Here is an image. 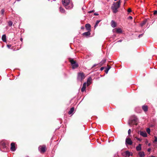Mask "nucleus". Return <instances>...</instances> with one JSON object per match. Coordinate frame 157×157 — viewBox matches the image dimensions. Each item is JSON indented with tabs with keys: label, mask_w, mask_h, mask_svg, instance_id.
<instances>
[{
	"label": "nucleus",
	"mask_w": 157,
	"mask_h": 157,
	"mask_svg": "<svg viewBox=\"0 0 157 157\" xmlns=\"http://www.w3.org/2000/svg\"><path fill=\"white\" fill-rule=\"evenodd\" d=\"M138 119L137 117L135 116L131 117L128 122V124L129 126L132 127V126L137 124Z\"/></svg>",
	"instance_id": "obj_4"
},
{
	"label": "nucleus",
	"mask_w": 157,
	"mask_h": 157,
	"mask_svg": "<svg viewBox=\"0 0 157 157\" xmlns=\"http://www.w3.org/2000/svg\"><path fill=\"white\" fill-rule=\"evenodd\" d=\"M100 139L102 141H104L103 140H102V139H101V138H100Z\"/></svg>",
	"instance_id": "obj_45"
},
{
	"label": "nucleus",
	"mask_w": 157,
	"mask_h": 157,
	"mask_svg": "<svg viewBox=\"0 0 157 157\" xmlns=\"http://www.w3.org/2000/svg\"><path fill=\"white\" fill-rule=\"evenodd\" d=\"M108 67L106 68V70H105V71L106 74H107L109 70L110 69L111 67L109 66H107Z\"/></svg>",
	"instance_id": "obj_24"
},
{
	"label": "nucleus",
	"mask_w": 157,
	"mask_h": 157,
	"mask_svg": "<svg viewBox=\"0 0 157 157\" xmlns=\"http://www.w3.org/2000/svg\"><path fill=\"white\" fill-rule=\"evenodd\" d=\"M73 69H75L78 68V65L76 62L73 59H71L70 60Z\"/></svg>",
	"instance_id": "obj_5"
},
{
	"label": "nucleus",
	"mask_w": 157,
	"mask_h": 157,
	"mask_svg": "<svg viewBox=\"0 0 157 157\" xmlns=\"http://www.w3.org/2000/svg\"><path fill=\"white\" fill-rule=\"evenodd\" d=\"M91 80L92 79L91 77H90L88 79V80H87V83H86L87 86H88L90 85V83H88V82L90 83L91 81Z\"/></svg>",
	"instance_id": "obj_22"
},
{
	"label": "nucleus",
	"mask_w": 157,
	"mask_h": 157,
	"mask_svg": "<svg viewBox=\"0 0 157 157\" xmlns=\"http://www.w3.org/2000/svg\"><path fill=\"white\" fill-rule=\"evenodd\" d=\"M98 143H100V144H101V143H100V142H99H99H98Z\"/></svg>",
	"instance_id": "obj_52"
},
{
	"label": "nucleus",
	"mask_w": 157,
	"mask_h": 157,
	"mask_svg": "<svg viewBox=\"0 0 157 157\" xmlns=\"http://www.w3.org/2000/svg\"><path fill=\"white\" fill-rule=\"evenodd\" d=\"M111 26L113 28H115L116 26V22L113 20H112L111 22Z\"/></svg>",
	"instance_id": "obj_18"
},
{
	"label": "nucleus",
	"mask_w": 157,
	"mask_h": 157,
	"mask_svg": "<svg viewBox=\"0 0 157 157\" xmlns=\"http://www.w3.org/2000/svg\"><path fill=\"white\" fill-rule=\"evenodd\" d=\"M16 146L15 143L14 142H12L11 144L10 150L11 151H16Z\"/></svg>",
	"instance_id": "obj_8"
},
{
	"label": "nucleus",
	"mask_w": 157,
	"mask_h": 157,
	"mask_svg": "<svg viewBox=\"0 0 157 157\" xmlns=\"http://www.w3.org/2000/svg\"><path fill=\"white\" fill-rule=\"evenodd\" d=\"M2 39L3 42H6V36L5 34H3L2 35Z\"/></svg>",
	"instance_id": "obj_16"
},
{
	"label": "nucleus",
	"mask_w": 157,
	"mask_h": 157,
	"mask_svg": "<svg viewBox=\"0 0 157 157\" xmlns=\"http://www.w3.org/2000/svg\"><path fill=\"white\" fill-rule=\"evenodd\" d=\"M132 19V17L131 16H129L128 18V19Z\"/></svg>",
	"instance_id": "obj_33"
},
{
	"label": "nucleus",
	"mask_w": 157,
	"mask_h": 157,
	"mask_svg": "<svg viewBox=\"0 0 157 157\" xmlns=\"http://www.w3.org/2000/svg\"><path fill=\"white\" fill-rule=\"evenodd\" d=\"M146 131L148 134H149L151 131L150 128H147L146 129Z\"/></svg>",
	"instance_id": "obj_30"
},
{
	"label": "nucleus",
	"mask_w": 157,
	"mask_h": 157,
	"mask_svg": "<svg viewBox=\"0 0 157 157\" xmlns=\"http://www.w3.org/2000/svg\"><path fill=\"white\" fill-rule=\"evenodd\" d=\"M93 12V10H90V11H88V13H91L92 12Z\"/></svg>",
	"instance_id": "obj_38"
},
{
	"label": "nucleus",
	"mask_w": 157,
	"mask_h": 157,
	"mask_svg": "<svg viewBox=\"0 0 157 157\" xmlns=\"http://www.w3.org/2000/svg\"><path fill=\"white\" fill-rule=\"evenodd\" d=\"M121 5V1L119 0L117 2H114L111 6V9L114 13H116L118 11V9L120 7Z\"/></svg>",
	"instance_id": "obj_3"
},
{
	"label": "nucleus",
	"mask_w": 157,
	"mask_h": 157,
	"mask_svg": "<svg viewBox=\"0 0 157 157\" xmlns=\"http://www.w3.org/2000/svg\"><path fill=\"white\" fill-rule=\"evenodd\" d=\"M87 83L86 82H84L82 86V87L81 88V90L82 92H83L85 91V90L86 87V85Z\"/></svg>",
	"instance_id": "obj_14"
},
{
	"label": "nucleus",
	"mask_w": 157,
	"mask_h": 157,
	"mask_svg": "<svg viewBox=\"0 0 157 157\" xmlns=\"http://www.w3.org/2000/svg\"><path fill=\"white\" fill-rule=\"evenodd\" d=\"M46 148L45 145L40 146L38 147V150L41 153H43L45 151Z\"/></svg>",
	"instance_id": "obj_6"
},
{
	"label": "nucleus",
	"mask_w": 157,
	"mask_h": 157,
	"mask_svg": "<svg viewBox=\"0 0 157 157\" xmlns=\"http://www.w3.org/2000/svg\"><path fill=\"white\" fill-rule=\"evenodd\" d=\"M87 32H85L82 33V35L86 37L90 36V31H88Z\"/></svg>",
	"instance_id": "obj_13"
},
{
	"label": "nucleus",
	"mask_w": 157,
	"mask_h": 157,
	"mask_svg": "<svg viewBox=\"0 0 157 157\" xmlns=\"http://www.w3.org/2000/svg\"><path fill=\"white\" fill-rule=\"evenodd\" d=\"M11 45H7V47L9 48H10L11 47Z\"/></svg>",
	"instance_id": "obj_37"
},
{
	"label": "nucleus",
	"mask_w": 157,
	"mask_h": 157,
	"mask_svg": "<svg viewBox=\"0 0 157 157\" xmlns=\"http://www.w3.org/2000/svg\"><path fill=\"white\" fill-rule=\"evenodd\" d=\"M137 139H138V140H140L141 139H140V138H137Z\"/></svg>",
	"instance_id": "obj_47"
},
{
	"label": "nucleus",
	"mask_w": 157,
	"mask_h": 157,
	"mask_svg": "<svg viewBox=\"0 0 157 157\" xmlns=\"http://www.w3.org/2000/svg\"><path fill=\"white\" fill-rule=\"evenodd\" d=\"M154 137H155V138L157 137H157H156V136H155Z\"/></svg>",
	"instance_id": "obj_50"
},
{
	"label": "nucleus",
	"mask_w": 157,
	"mask_h": 157,
	"mask_svg": "<svg viewBox=\"0 0 157 157\" xmlns=\"http://www.w3.org/2000/svg\"><path fill=\"white\" fill-rule=\"evenodd\" d=\"M111 137H114L113 136H112Z\"/></svg>",
	"instance_id": "obj_51"
},
{
	"label": "nucleus",
	"mask_w": 157,
	"mask_h": 157,
	"mask_svg": "<svg viewBox=\"0 0 157 157\" xmlns=\"http://www.w3.org/2000/svg\"><path fill=\"white\" fill-rule=\"evenodd\" d=\"M94 15L95 16H97V15H98V13H94Z\"/></svg>",
	"instance_id": "obj_39"
},
{
	"label": "nucleus",
	"mask_w": 157,
	"mask_h": 157,
	"mask_svg": "<svg viewBox=\"0 0 157 157\" xmlns=\"http://www.w3.org/2000/svg\"><path fill=\"white\" fill-rule=\"evenodd\" d=\"M100 20H97L96 21L95 25L94 26V27L95 28H96V26L98 25V24H99V23L100 22Z\"/></svg>",
	"instance_id": "obj_28"
},
{
	"label": "nucleus",
	"mask_w": 157,
	"mask_h": 157,
	"mask_svg": "<svg viewBox=\"0 0 157 157\" xmlns=\"http://www.w3.org/2000/svg\"><path fill=\"white\" fill-rule=\"evenodd\" d=\"M116 32L117 33H121L122 32V30L121 28H117L116 30Z\"/></svg>",
	"instance_id": "obj_23"
},
{
	"label": "nucleus",
	"mask_w": 157,
	"mask_h": 157,
	"mask_svg": "<svg viewBox=\"0 0 157 157\" xmlns=\"http://www.w3.org/2000/svg\"><path fill=\"white\" fill-rule=\"evenodd\" d=\"M106 62L105 60H103L100 63H99L98 64H94L93 66L92 67V68H94V67H95V66H97V65H99V66H101L103 64L105 63Z\"/></svg>",
	"instance_id": "obj_11"
},
{
	"label": "nucleus",
	"mask_w": 157,
	"mask_h": 157,
	"mask_svg": "<svg viewBox=\"0 0 157 157\" xmlns=\"http://www.w3.org/2000/svg\"><path fill=\"white\" fill-rule=\"evenodd\" d=\"M155 138V142H157V138Z\"/></svg>",
	"instance_id": "obj_41"
},
{
	"label": "nucleus",
	"mask_w": 157,
	"mask_h": 157,
	"mask_svg": "<svg viewBox=\"0 0 157 157\" xmlns=\"http://www.w3.org/2000/svg\"><path fill=\"white\" fill-rule=\"evenodd\" d=\"M85 78V75L83 73H79L78 75V80L81 81Z\"/></svg>",
	"instance_id": "obj_7"
},
{
	"label": "nucleus",
	"mask_w": 157,
	"mask_h": 157,
	"mask_svg": "<svg viewBox=\"0 0 157 157\" xmlns=\"http://www.w3.org/2000/svg\"><path fill=\"white\" fill-rule=\"evenodd\" d=\"M115 1H117V0H114Z\"/></svg>",
	"instance_id": "obj_53"
},
{
	"label": "nucleus",
	"mask_w": 157,
	"mask_h": 157,
	"mask_svg": "<svg viewBox=\"0 0 157 157\" xmlns=\"http://www.w3.org/2000/svg\"><path fill=\"white\" fill-rule=\"evenodd\" d=\"M48 1H49V0H48Z\"/></svg>",
	"instance_id": "obj_54"
},
{
	"label": "nucleus",
	"mask_w": 157,
	"mask_h": 157,
	"mask_svg": "<svg viewBox=\"0 0 157 157\" xmlns=\"http://www.w3.org/2000/svg\"><path fill=\"white\" fill-rule=\"evenodd\" d=\"M127 11L128 12V13H130V12H132V10H131V9L130 8H129L128 10H127Z\"/></svg>",
	"instance_id": "obj_32"
},
{
	"label": "nucleus",
	"mask_w": 157,
	"mask_h": 157,
	"mask_svg": "<svg viewBox=\"0 0 157 157\" xmlns=\"http://www.w3.org/2000/svg\"><path fill=\"white\" fill-rule=\"evenodd\" d=\"M81 29H84V27H83L82 26V27H81Z\"/></svg>",
	"instance_id": "obj_44"
},
{
	"label": "nucleus",
	"mask_w": 157,
	"mask_h": 157,
	"mask_svg": "<svg viewBox=\"0 0 157 157\" xmlns=\"http://www.w3.org/2000/svg\"><path fill=\"white\" fill-rule=\"evenodd\" d=\"M62 2L67 9H71L73 7V3L70 2V0H62Z\"/></svg>",
	"instance_id": "obj_2"
},
{
	"label": "nucleus",
	"mask_w": 157,
	"mask_h": 157,
	"mask_svg": "<svg viewBox=\"0 0 157 157\" xmlns=\"http://www.w3.org/2000/svg\"><path fill=\"white\" fill-rule=\"evenodd\" d=\"M132 144V142L130 139V138H126L125 140V144L126 145H131Z\"/></svg>",
	"instance_id": "obj_9"
},
{
	"label": "nucleus",
	"mask_w": 157,
	"mask_h": 157,
	"mask_svg": "<svg viewBox=\"0 0 157 157\" xmlns=\"http://www.w3.org/2000/svg\"><path fill=\"white\" fill-rule=\"evenodd\" d=\"M154 15L157 14V10H155L154 12Z\"/></svg>",
	"instance_id": "obj_34"
},
{
	"label": "nucleus",
	"mask_w": 157,
	"mask_h": 157,
	"mask_svg": "<svg viewBox=\"0 0 157 157\" xmlns=\"http://www.w3.org/2000/svg\"><path fill=\"white\" fill-rule=\"evenodd\" d=\"M151 151V149L149 148V149H148V150H147V151Z\"/></svg>",
	"instance_id": "obj_42"
},
{
	"label": "nucleus",
	"mask_w": 157,
	"mask_h": 157,
	"mask_svg": "<svg viewBox=\"0 0 157 157\" xmlns=\"http://www.w3.org/2000/svg\"><path fill=\"white\" fill-rule=\"evenodd\" d=\"M104 67H101L100 69V71H102V70H104Z\"/></svg>",
	"instance_id": "obj_36"
},
{
	"label": "nucleus",
	"mask_w": 157,
	"mask_h": 157,
	"mask_svg": "<svg viewBox=\"0 0 157 157\" xmlns=\"http://www.w3.org/2000/svg\"><path fill=\"white\" fill-rule=\"evenodd\" d=\"M5 12V10L4 9H2L1 10L0 12L1 15L2 16H3L4 15V13Z\"/></svg>",
	"instance_id": "obj_25"
},
{
	"label": "nucleus",
	"mask_w": 157,
	"mask_h": 157,
	"mask_svg": "<svg viewBox=\"0 0 157 157\" xmlns=\"http://www.w3.org/2000/svg\"><path fill=\"white\" fill-rule=\"evenodd\" d=\"M8 25L10 26H11L13 25V22L11 21H10L8 22Z\"/></svg>",
	"instance_id": "obj_29"
},
{
	"label": "nucleus",
	"mask_w": 157,
	"mask_h": 157,
	"mask_svg": "<svg viewBox=\"0 0 157 157\" xmlns=\"http://www.w3.org/2000/svg\"><path fill=\"white\" fill-rule=\"evenodd\" d=\"M97 141L98 142V140H99V139H97Z\"/></svg>",
	"instance_id": "obj_49"
},
{
	"label": "nucleus",
	"mask_w": 157,
	"mask_h": 157,
	"mask_svg": "<svg viewBox=\"0 0 157 157\" xmlns=\"http://www.w3.org/2000/svg\"><path fill=\"white\" fill-rule=\"evenodd\" d=\"M142 109L145 112H146L147 111L148 107L147 105H144L142 107Z\"/></svg>",
	"instance_id": "obj_19"
},
{
	"label": "nucleus",
	"mask_w": 157,
	"mask_h": 157,
	"mask_svg": "<svg viewBox=\"0 0 157 157\" xmlns=\"http://www.w3.org/2000/svg\"><path fill=\"white\" fill-rule=\"evenodd\" d=\"M139 134L141 136L144 137H147V134L145 131H140Z\"/></svg>",
	"instance_id": "obj_10"
},
{
	"label": "nucleus",
	"mask_w": 157,
	"mask_h": 157,
	"mask_svg": "<svg viewBox=\"0 0 157 157\" xmlns=\"http://www.w3.org/2000/svg\"><path fill=\"white\" fill-rule=\"evenodd\" d=\"M141 144H139L138 146L136 147V150L137 151H140L141 149Z\"/></svg>",
	"instance_id": "obj_21"
},
{
	"label": "nucleus",
	"mask_w": 157,
	"mask_h": 157,
	"mask_svg": "<svg viewBox=\"0 0 157 157\" xmlns=\"http://www.w3.org/2000/svg\"><path fill=\"white\" fill-rule=\"evenodd\" d=\"M128 135L130 136V134L131 133V130L130 129H129L128 131Z\"/></svg>",
	"instance_id": "obj_31"
},
{
	"label": "nucleus",
	"mask_w": 157,
	"mask_h": 157,
	"mask_svg": "<svg viewBox=\"0 0 157 157\" xmlns=\"http://www.w3.org/2000/svg\"><path fill=\"white\" fill-rule=\"evenodd\" d=\"M131 155V152L128 151H126L124 152V156L126 157H129Z\"/></svg>",
	"instance_id": "obj_15"
},
{
	"label": "nucleus",
	"mask_w": 157,
	"mask_h": 157,
	"mask_svg": "<svg viewBox=\"0 0 157 157\" xmlns=\"http://www.w3.org/2000/svg\"><path fill=\"white\" fill-rule=\"evenodd\" d=\"M108 143H109L110 142V141H109V139H108Z\"/></svg>",
	"instance_id": "obj_46"
},
{
	"label": "nucleus",
	"mask_w": 157,
	"mask_h": 157,
	"mask_svg": "<svg viewBox=\"0 0 157 157\" xmlns=\"http://www.w3.org/2000/svg\"><path fill=\"white\" fill-rule=\"evenodd\" d=\"M74 110V108L72 107L70 109V110L68 112V114L69 115L70 114H73V112Z\"/></svg>",
	"instance_id": "obj_17"
},
{
	"label": "nucleus",
	"mask_w": 157,
	"mask_h": 157,
	"mask_svg": "<svg viewBox=\"0 0 157 157\" xmlns=\"http://www.w3.org/2000/svg\"><path fill=\"white\" fill-rule=\"evenodd\" d=\"M151 157H155V156H151Z\"/></svg>",
	"instance_id": "obj_48"
},
{
	"label": "nucleus",
	"mask_w": 157,
	"mask_h": 157,
	"mask_svg": "<svg viewBox=\"0 0 157 157\" xmlns=\"http://www.w3.org/2000/svg\"><path fill=\"white\" fill-rule=\"evenodd\" d=\"M9 143L5 140H3L0 142V150L2 151H6L8 149Z\"/></svg>",
	"instance_id": "obj_1"
},
{
	"label": "nucleus",
	"mask_w": 157,
	"mask_h": 157,
	"mask_svg": "<svg viewBox=\"0 0 157 157\" xmlns=\"http://www.w3.org/2000/svg\"><path fill=\"white\" fill-rule=\"evenodd\" d=\"M143 34H144L143 33H142V34L139 35L138 36V37L140 38L142 36H143Z\"/></svg>",
	"instance_id": "obj_35"
},
{
	"label": "nucleus",
	"mask_w": 157,
	"mask_h": 157,
	"mask_svg": "<svg viewBox=\"0 0 157 157\" xmlns=\"http://www.w3.org/2000/svg\"><path fill=\"white\" fill-rule=\"evenodd\" d=\"M59 11L61 12L62 13H64V12L65 11V10L63 8H62L61 7H59Z\"/></svg>",
	"instance_id": "obj_27"
},
{
	"label": "nucleus",
	"mask_w": 157,
	"mask_h": 157,
	"mask_svg": "<svg viewBox=\"0 0 157 157\" xmlns=\"http://www.w3.org/2000/svg\"><path fill=\"white\" fill-rule=\"evenodd\" d=\"M147 20H144L143 21H142L140 25L141 26H144L146 23Z\"/></svg>",
	"instance_id": "obj_26"
},
{
	"label": "nucleus",
	"mask_w": 157,
	"mask_h": 157,
	"mask_svg": "<svg viewBox=\"0 0 157 157\" xmlns=\"http://www.w3.org/2000/svg\"><path fill=\"white\" fill-rule=\"evenodd\" d=\"M138 155L140 157H144L145 156L144 153L143 151H140L138 153Z\"/></svg>",
	"instance_id": "obj_20"
},
{
	"label": "nucleus",
	"mask_w": 157,
	"mask_h": 157,
	"mask_svg": "<svg viewBox=\"0 0 157 157\" xmlns=\"http://www.w3.org/2000/svg\"><path fill=\"white\" fill-rule=\"evenodd\" d=\"M122 41V40H118L117 42H121Z\"/></svg>",
	"instance_id": "obj_40"
},
{
	"label": "nucleus",
	"mask_w": 157,
	"mask_h": 157,
	"mask_svg": "<svg viewBox=\"0 0 157 157\" xmlns=\"http://www.w3.org/2000/svg\"><path fill=\"white\" fill-rule=\"evenodd\" d=\"M20 40H21V41H22V40H23V39L22 38H20Z\"/></svg>",
	"instance_id": "obj_43"
},
{
	"label": "nucleus",
	"mask_w": 157,
	"mask_h": 157,
	"mask_svg": "<svg viewBox=\"0 0 157 157\" xmlns=\"http://www.w3.org/2000/svg\"><path fill=\"white\" fill-rule=\"evenodd\" d=\"M85 27L87 31H90L91 25L89 24H86L85 25Z\"/></svg>",
	"instance_id": "obj_12"
}]
</instances>
